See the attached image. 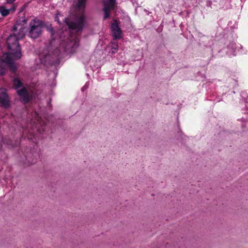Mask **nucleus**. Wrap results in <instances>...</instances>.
I'll return each mask as SVG.
<instances>
[{"mask_svg": "<svg viewBox=\"0 0 248 248\" xmlns=\"http://www.w3.org/2000/svg\"><path fill=\"white\" fill-rule=\"evenodd\" d=\"M53 55H56V52H55L53 54Z\"/></svg>", "mask_w": 248, "mask_h": 248, "instance_id": "obj_17", "label": "nucleus"}, {"mask_svg": "<svg viewBox=\"0 0 248 248\" xmlns=\"http://www.w3.org/2000/svg\"><path fill=\"white\" fill-rule=\"evenodd\" d=\"M111 30L113 37L115 39H120L121 37V31L119 28L117 21L114 20L111 25Z\"/></svg>", "mask_w": 248, "mask_h": 248, "instance_id": "obj_7", "label": "nucleus"}, {"mask_svg": "<svg viewBox=\"0 0 248 248\" xmlns=\"http://www.w3.org/2000/svg\"><path fill=\"white\" fill-rule=\"evenodd\" d=\"M52 37L53 40L57 39V38L56 37V33L55 32H52Z\"/></svg>", "mask_w": 248, "mask_h": 248, "instance_id": "obj_11", "label": "nucleus"}, {"mask_svg": "<svg viewBox=\"0 0 248 248\" xmlns=\"http://www.w3.org/2000/svg\"><path fill=\"white\" fill-rule=\"evenodd\" d=\"M26 25V19L21 17L17 20L14 26V33L8 37L7 40L9 52L0 57V74L1 75L5 74L7 68H10L13 72L16 71L14 61L20 59L22 56L18 41L22 39L25 35Z\"/></svg>", "mask_w": 248, "mask_h": 248, "instance_id": "obj_1", "label": "nucleus"}, {"mask_svg": "<svg viewBox=\"0 0 248 248\" xmlns=\"http://www.w3.org/2000/svg\"><path fill=\"white\" fill-rule=\"evenodd\" d=\"M0 104L4 108H7L10 106V100L6 90L4 89H0Z\"/></svg>", "mask_w": 248, "mask_h": 248, "instance_id": "obj_6", "label": "nucleus"}, {"mask_svg": "<svg viewBox=\"0 0 248 248\" xmlns=\"http://www.w3.org/2000/svg\"><path fill=\"white\" fill-rule=\"evenodd\" d=\"M37 121H38V122L39 124L40 125H42V120H38Z\"/></svg>", "mask_w": 248, "mask_h": 248, "instance_id": "obj_14", "label": "nucleus"}, {"mask_svg": "<svg viewBox=\"0 0 248 248\" xmlns=\"http://www.w3.org/2000/svg\"><path fill=\"white\" fill-rule=\"evenodd\" d=\"M14 85L18 95L20 97V98L24 103H27L29 101V94L27 90L25 88H23L20 90L18 89L22 86V83L19 79L18 78H16L13 80Z\"/></svg>", "mask_w": 248, "mask_h": 248, "instance_id": "obj_4", "label": "nucleus"}, {"mask_svg": "<svg viewBox=\"0 0 248 248\" xmlns=\"http://www.w3.org/2000/svg\"><path fill=\"white\" fill-rule=\"evenodd\" d=\"M8 3H11L16 1V0H6Z\"/></svg>", "mask_w": 248, "mask_h": 248, "instance_id": "obj_12", "label": "nucleus"}, {"mask_svg": "<svg viewBox=\"0 0 248 248\" xmlns=\"http://www.w3.org/2000/svg\"><path fill=\"white\" fill-rule=\"evenodd\" d=\"M58 51H59V52H60V51H61V49H59V50H58Z\"/></svg>", "mask_w": 248, "mask_h": 248, "instance_id": "obj_19", "label": "nucleus"}, {"mask_svg": "<svg viewBox=\"0 0 248 248\" xmlns=\"http://www.w3.org/2000/svg\"><path fill=\"white\" fill-rule=\"evenodd\" d=\"M87 86H86V85H85L82 89V91H83L84 90H85L86 89H87Z\"/></svg>", "mask_w": 248, "mask_h": 248, "instance_id": "obj_13", "label": "nucleus"}, {"mask_svg": "<svg viewBox=\"0 0 248 248\" xmlns=\"http://www.w3.org/2000/svg\"><path fill=\"white\" fill-rule=\"evenodd\" d=\"M16 6L14 4L11 8H6L4 6H0V13L3 16H6L10 14V12H14L16 10Z\"/></svg>", "mask_w": 248, "mask_h": 248, "instance_id": "obj_9", "label": "nucleus"}, {"mask_svg": "<svg viewBox=\"0 0 248 248\" xmlns=\"http://www.w3.org/2000/svg\"><path fill=\"white\" fill-rule=\"evenodd\" d=\"M34 163V162H31L30 163L31 164H33Z\"/></svg>", "mask_w": 248, "mask_h": 248, "instance_id": "obj_18", "label": "nucleus"}, {"mask_svg": "<svg viewBox=\"0 0 248 248\" xmlns=\"http://www.w3.org/2000/svg\"><path fill=\"white\" fill-rule=\"evenodd\" d=\"M44 23L37 18L32 19L29 24V36L32 39L38 38L42 33Z\"/></svg>", "mask_w": 248, "mask_h": 248, "instance_id": "obj_3", "label": "nucleus"}, {"mask_svg": "<svg viewBox=\"0 0 248 248\" xmlns=\"http://www.w3.org/2000/svg\"><path fill=\"white\" fill-rule=\"evenodd\" d=\"M104 19H107L109 16V11L113 9L115 5V0H107L103 2Z\"/></svg>", "mask_w": 248, "mask_h": 248, "instance_id": "obj_5", "label": "nucleus"}, {"mask_svg": "<svg viewBox=\"0 0 248 248\" xmlns=\"http://www.w3.org/2000/svg\"><path fill=\"white\" fill-rule=\"evenodd\" d=\"M3 142H4V143H6V144H9L8 142H6L5 140H4V141H3Z\"/></svg>", "mask_w": 248, "mask_h": 248, "instance_id": "obj_16", "label": "nucleus"}, {"mask_svg": "<svg viewBox=\"0 0 248 248\" xmlns=\"http://www.w3.org/2000/svg\"><path fill=\"white\" fill-rule=\"evenodd\" d=\"M39 59L41 63L43 64H46L49 63L51 59V56L48 54V50H45L39 55Z\"/></svg>", "mask_w": 248, "mask_h": 248, "instance_id": "obj_8", "label": "nucleus"}, {"mask_svg": "<svg viewBox=\"0 0 248 248\" xmlns=\"http://www.w3.org/2000/svg\"><path fill=\"white\" fill-rule=\"evenodd\" d=\"M87 0H75L73 5L75 7L76 14L73 21H69L68 20L66 23L69 27V31H59V38L61 39V46L63 51L73 52L74 49L79 45V40L77 36L69 35L74 30L77 32L82 30L84 26L86 17L84 15V9L86 4Z\"/></svg>", "mask_w": 248, "mask_h": 248, "instance_id": "obj_2", "label": "nucleus"}, {"mask_svg": "<svg viewBox=\"0 0 248 248\" xmlns=\"http://www.w3.org/2000/svg\"><path fill=\"white\" fill-rule=\"evenodd\" d=\"M55 21H57V22H59V19H58V18L57 16H56V17H55Z\"/></svg>", "mask_w": 248, "mask_h": 248, "instance_id": "obj_15", "label": "nucleus"}, {"mask_svg": "<svg viewBox=\"0 0 248 248\" xmlns=\"http://www.w3.org/2000/svg\"><path fill=\"white\" fill-rule=\"evenodd\" d=\"M118 48V42L116 40L113 41L108 46V48L110 49L108 53L111 55L116 53Z\"/></svg>", "mask_w": 248, "mask_h": 248, "instance_id": "obj_10", "label": "nucleus"}]
</instances>
